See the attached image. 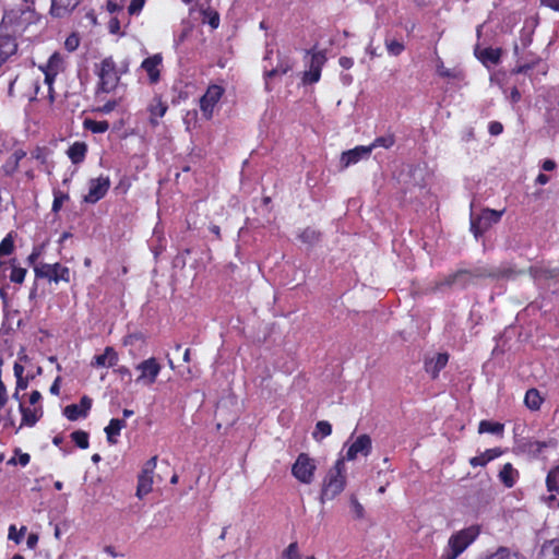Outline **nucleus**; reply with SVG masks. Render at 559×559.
I'll return each instance as SVG.
<instances>
[{"instance_id":"9","label":"nucleus","mask_w":559,"mask_h":559,"mask_svg":"<svg viewBox=\"0 0 559 559\" xmlns=\"http://www.w3.org/2000/svg\"><path fill=\"white\" fill-rule=\"evenodd\" d=\"M34 272L37 277L47 278L50 282H70L69 267L60 263H38L34 266Z\"/></svg>"},{"instance_id":"39","label":"nucleus","mask_w":559,"mask_h":559,"mask_svg":"<svg viewBox=\"0 0 559 559\" xmlns=\"http://www.w3.org/2000/svg\"><path fill=\"white\" fill-rule=\"evenodd\" d=\"M394 142H395L394 136L392 134H388V135L379 136V138L374 139V141L370 145H367V146L370 147V153H371L372 150H374L377 147L390 148L393 146Z\"/></svg>"},{"instance_id":"62","label":"nucleus","mask_w":559,"mask_h":559,"mask_svg":"<svg viewBox=\"0 0 559 559\" xmlns=\"http://www.w3.org/2000/svg\"><path fill=\"white\" fill-rule=\"evenodd\" d=\"M156 467V457H152L143 468V472H148L150 474H153L154 468Z\"/></svg>"},{"instance_id":"6","label":"nucleus","mask_w":559,"mask_h":559,"mask_svg":"<svg viewBox=\"0 0 559 559\" xmlns=\"http://www.w3.org/2000/svg\"><path fill=\"white\" fill-rule=\"evenodd\" d=\"M224 94L225 87L223 85L216 83L209 85L206 92L200 98V110L204 119L210 120L213 118Z\"/></svg>"},{"instance_id":"53","label":"nucleus","mask_w":559,"mask_h":559,"mask_svg":"<svg viewBox=\"0 0 559 559\" xmlns=\"http://www.w3.org/2000/svg\"><path fill=\"white\" fill-rule=\"evenodd\" d=\"M488 131L491 135H499L503 131V126L499 121H491L488 126Z\"/></svg>"},{"instance_id":"44","label":"nucleus","mask_w":559,"mask_h":559,"mask_svg":"<svg viewBox=\"0 0 559 559\" xmlns=\"http://www.w3.org/2000/svg\"><path fill=\"white\" fill-rule=\"evenodd\" d=\"M72 440L75 442L78 447L81 449L88 448V435L85 431L78 430L71 433Z\"/></svg>"},{"instance_id":"17","label":"nucleus","mask_w":559,"mask_h":559,"mask_svg":"<svg viewBox=\"0 0 559 559\" xmlns=\"http://www.w3.org/2000/svg\"><path fill=\"white\" fill-rule=\"evenodd\" d=\"M370 154V147L367 145L356 146L355 148L342 154L341 163L343 167H348L358 163L360 159L368 158Z\"/></svg>"},{"instance_id":"1","label":"nucleus","mask_w":559,"mask_h":559,"mask_svg":"<svg viewBox=\"0 0 559 559\" xmlns=\"http://www.w3.org/2000/svg\"><path fill=\"white\" fill-rule=\"evenodd\" d=\"M128 71V64L118 66L112 57L104 58L95 64V73L98 78L97 93H111L119 85L121 75Z\"/></svg>"},{"instance_id":"7","label":"nucleus","mask_w":559,"mask_h":559,"mask_svg":"<svg viewBox=\"0 0 559 559\" xmlns=\"http://www.w3.org/2000/svg\"><path fill=\"white\" fill-rule=\"evenodd\" d=\"M316 471V461L306 453H300L292 466L293 476L305 485H310L313 481Z\"/></svg>"},{"instance_id":"49","label":"nucleus","mask_w":559,"mask_h":559,"mask_svg":"<svg viewBox=\"0 0 559 559\" xmlns=\"http://www.w3.org/2000/svg\"><path fill=\"white\" fill-rule=\"evenodd\" d=\"M26 531V527L23 526L20 532L16 531L14 525L9 527V539L14 540L16 544L21 543L22 537Z\"/></svg>"},{"instance_id":"60","label":"nucleus","mask_w":559,"mask_h":559,"mask_svg":"<svg viewBox=\"0 0 559 559\" xmlns=\"http://www.w3.org/2000/svg\"><path fill=\"white\" fill-rule=\"evenodd\" d=\"M106 9H107V11H108L109 13H115V12H117V11H120L122 8H121V5H119L118 3H116V2H114V1H111V0H109V1H107V3H106Z\"/></svg>"},{"instance_id":"18","label":"nucleus","mask_w":559,"mask_h":559,"mask_svg":"<svg viewBox=\"0 0 559 559\" xmlns=\"http://www.w3.org/2000/svg\"><path fill=\"white\" fill-rule=\"evenodd\" d=\"M475 55L477 59L486 67L490 68L491 66L498 64L501 59V49L500 48H491L487 47L484 49L476 48Z\"/></svg>"},{"instance_id":"29","label":"nucleus","mask_w":559,"mask_h":559,"mask_svg":"<svg viewBox=\"0 0 559 559\" xmlns=\"http://www.w3.org/2000/svg\"><path fill=\"white\" fill-rule=\"evenodd\" d=\"M153 487V474L143 472L139 476L136 496L143 498L152 491Z\"/></svg>"},{"instance_id":"33","label":"nucleus","mask_w":559,"mask_h":559,"mask_svg":"<svg viewBox=\"0 0 559 559\" xmlns=\"http://www.w3.org/2000/svg\"><path fill=\"white\" fill-rule=\"evenodd\" d=\"M25 152L22 150L15 151L7 163L3 165L2 169L5 175H12L19 167V163L22 158H24Z\"/></svg>"},{"instance_id":"50","label":"nucleus","mask_w":559,"mask_h":559,"mask_svg":"<svg viewBox=\"0 0 559 559\" xmlns=\"http://www.w3.org/2000/svg\"><path fill=\"white\" fill-rule=\"evenodd\" d=\"M145 4V0H131L128 12L131 15L139 14Z\"/></svg>"},{"instance_id":"59","label":"nucleus","mask_w":559,"mask_h":559,"mask_svg":"<svg viewBox=\"0 0 559 559\" xmlns=\"http://www.w3.org/2000/svg\"><path fill=\"white\" fill-rule=\"evenodd\" d=\"M41 255V248H35L33 250V252L28 255V262L31 264H34V266L36 265L35 262L36 260Z\"/></svg>"},{"instance_id":"25","label":"nucleus","mask_w":559,"mask_h":559,"mask_svg":"<svg viewBox=\"0 0 559 559\" xmlns=\"http://www.w3.org/2000/svg\"><path fill=\"white\" fill-rule=\"evenodd\" d=\"M126 427V421L124 419H118V418H112L108 426L105 428V432H106V436H107V441L110 443V444H116L117 443V437L120 435L121 430Z\"/></svg>"},{"instance_id":"57","label":"nucleus","mask_w":559,"mask_h":559,"mask_svg":"<svg viewBox=\"0 0 559 559\" xmlns=\"http://www.w3.org/2000/svg\"><path fill=\"white\" fill-rule=\"evenodd\" d=\"M338 63L344 69H350L354 64V60L349 57H341Z\"/></svg>"},{"instance_id":"26","label":"nucleus","mask_w":559,"mask_h":559,"mask_svg":"<svg viewBox=\"0 0 559 559\" xmlns=\"http://www.w3.org/2000/svg\"><path fill=\"white\" fill-rule=\"evenodd\" d=\"M502 451L499 448L488 449L484 453L474 456L469 460V464L474 467L476 466H484L488 462L495 460L496 457L500 456Z\"/></svg>"},{"instance_id":"27","label":"nucleus","mask_w":559,"mask_h":559,"mask_svg":"<svg viewBox=\"0 0 559 559\" xmlns=\"http://www.w3.org/2000/svg\"><path fill=\"white\" fill-rule=\"evenodd\" d=\"M448 359L447 354H438L435 358L426 362L427 372H429L432 378H437L440 370L445 367Z\"/></svg>"},{"instance_id":"32","label":"nucleus","mask_w":559,"mask_h":559,"mask_svg":"<svg viewBox=\"0 0 559 559\" xmlns=\"http://www.w3.org/2000/svg\"><path fill=\"white\" fill-rule=\"evenodd\" d=\"M480 559H524L518 552L510 550L507 547H499L496 551L487 554Z\"/></svg>"},{"instance_id":"24","label":"nucleus","mask_w":559,"mask_h":559,"mask_svg":"<svg viewBox=\"0 0 559 559\" xmlns=\"http://www.w3.org/2000/svg\"><path fill=\"white\" fill-rule=\"evenodd\" d=\"M118 356L112 347H106L104 353L94 357L93 366L109 368L117 364Z\"/></svg>"},{"instance_id":"41","label":"nucleus","mask_w":559,"mask_h":559,"mask_svg":"<svg viewBox=\"0 0 559 559\" xmlns=\"http://www.w3.org/2000/svg\"><path fill=\"white\" fill-rule=\"evenodd\" d=\"M281 559H302L298 545L296 542L290 543L287 548L283 551ZM306 559H316L313 556L307 557Z\"/></svg>"},{"instance_id":"5","label":"nucleus","mask_w":559,"mask_h":559,"mask_svg":"<svg viewBox=\"0 0 559 559\" xmlns=\"http://www.w3.org/2000/svg\"><path fill=\"white\" fill-rule=\"evenodd\" d=\"M503 214V211H495L485 209L481 210L480 213H474L471 214V230L475 235V237H479L483 235L486 230H488L493 224H497L501 216Z\"/></svg>"},{"instance_id":"37","label":"nucleus","mask_w":559,"mask_h":559,"mask_svg":"<svg viewBox=\"0 0 559 559\" xmlns=\"http://www.w3.org/2000/svg\"><path fill=\"white\" fill-rule=\"evenodd\" d=\"M546 485L549 492L559 495V466L552 468L546 478Z\"/></svg>"},{"instance_id":"46","label":"nucleus","mask_w":559,"mask_h":559,"mask_svg":"<svg viewBox=\"0 0 559 559\" xmlns=\"http://www.w3.org/2000/svg\"><path fill=\"white\" fill-rule=\"evenodd\" d=\"M319 236L317 230L307 228L300 234V239L306 243H313L319 239Z\"/></svg>"},{"instance_id":"19","label":"nucleus","mask_w":559,"mask_h":559,"mask_svg":"<svg viewBox=\"0 0 559 559\" xmlns=\"http://www.w3.org/2000/svg\"><path fill=\"white\" fill-rule=\"evenodd\" d=\"M168 109V105L162 99L160 96H155L147 106L150 114V123L156 127L159 121L158 119L164 117Z\"/></svg>"},{"instance_id":"13","label":"nucleus","mask_w":559,"mask_h":559,"mask_svg":"<svg viewBox=\"0 0 559 559\" xmlns=\"http://www.w3.org/2000/svg\"><path fill=\"white\" fill-rule=\"evenodd\" d=\"M109 187V177L99 176L97 178L91 179L88 182V193L85 195L84 200L87 203H96L105 197Z\"/></svg>"},{"instance_id":"63","label":"nucleus","mask_w":559,"mask_h":559,"mask_svg":"<svg viewBox=\"0 0 559 559\" xmlns=\"http://www.w3.org/2000/svg\"><path fill=\"white\" fill-rule=\"evenodd\" d=\"M38 543V536L36 534H29L26 544L29 548H35Z\"/></svg>"},{"instance_id":"34","label":"nucleus","mask_w":559,"mask_h":559,"mask_svg":"<svg viewBox=\"0 0 559 559\" xmlns=\"http://www.w3.org/2000/svg\"><path fill=\"white\" fill-rule=\"evenodd\" d=\"M524 402L530 409L537 411L543 403V397L536 389H530L525 394Z\"/></svg>"},{"instance_id":"23","label":"nucleus","mask_w":559,"mask_h":559,"mask_svg":"<svg viewBox=\"0 0 559 559\" xmlns=\"http://www.w3.org/2000/svg\"><path fill=\"white\" fill-rule=\"evenodd\" d=\"M17 45L15 39L9 35H0V66L15 53Z\"/></svg>"},{"instance_id":"20","label":"nucleus","mask_w":559,"mask_h":559,"mask_svg":"<svg viewBox=\"0 0 559 559\" xmlns=\"http://www.w3.org/2000/svg\"><path fill=\"white\" fill-rule=\"evenodd\" d=\"M81 0H51L50 13L56 17H63L70 14Z\"/></svg>"},{"instance_id":"52","label":"nucleus","mask_w":559,"mask_h":559,"mask_svg":"<svg viewBox=\"0 0 559 559\" xmlns=\"http://www.w3.org/2000/svg\"><path fill=\"white\" fill-rule=\"evenodd\" d=\"M119 102L120 99L108 100L106 104L98 108V111L103 114H109L119 105Z\"/></svg>"},{"instance_id":"64","label":"nucleus","mask_w":559,"mask_h":559,"mask_svg":"<svg viewBox=\"0 0 559 559\" xmlns=\"http://www.w3.org/2000/svg\"><path fill=\"white\" fill-rule=\"evenodd\" d=\"M28 385V380L24 377L16 378V390H25Z\"/></svg>"},{"instance_id":"30","label":"nucleus","mask_w":559,"mask_h":559,"mask_svg":"<svg viewBox=\"0 0 559 559\" xmlns=\"http://www.w3.org/2000/svg\"><path fill=\"white\" fill-rule=\"evenodd\" d=\"M539 559H559V539L545 543L539 551Z\"/></svg>"},{"instance_id":"58","label":"nucleus","mask_w":559,"mask_h":559,"mask_svg":"<svg viewBox=\"0 0 559 559\" xmlns=\"http://www.w3.org/2000/svg\"><path fill=\"white\" fill-rule=\"evenodd\" d=\"M17 20V11L11 10L10 12H5L3 15V21H8L9 23H14Z\"/></svg>"},{"instance_id":"55","label":"nucleus","mask_w":559,"mask_h":559,"mask_svg":"<svg viewBox=\"0 0 559 559\" xmlns=\"http://www.w3.org/2000/svg\"><path fill=\"white\" fill-rule=\"evenodd\" d=\"M108 27H109L110 33L118 34L119 31H120V22H119V20L117 17L110 19V21L108 23Z\"/></svg>"},{"instance_id":"31","label":"nucleus","mask_w":559,"mask_h":559,"mask_svg":"<svg viewBox=\"0 0 559 559\" xmlns=\"http://www.w3.org/2000/svg\"><path fill=\"white\" fill-rule=\"evenodd\" d=\"M500 480L507 486L512 487L518 478V472L510 463L503 465L499 473Z\"/></svg>"},{"instance_id":"56","label":"nucleus","mask_w":559,"mask_h":559,"mask_svg":"<svg viewBox=\"0 0 559 559\" xmlns=\"http://www.w3.org/2000/svg\"><path fill=\"white\" fill-rule=\"evenodd\" d=\"M41 400V394L38 391H33L29 395V404L31 406L40 405L39 402Z\"/></svg>"},{"instance_id":"2","label":"nucleus","mask_w":559,"mask_h":559,"mask_svg":"<svg viewBox=\"0 0 559 559\" xmlns=\"http://www.w3.org/2000/svg\"><path fill=\"white\" fill-rule=\"evenodd\" d=\"M346 468L344 459H338L331 467L323 480L321 490V501L332 500L338 496L346 485Z\"/></svg>"},{"instance_id":"38","label":"nucleus","mask_w":559,"mask_h":559,"mask_svg":"<svg viewBox=\"0 0 559 559\" xmlns=\"http://www.w3.org/2000/svg\"><path fill=\"white\" fill-rule=\"evenodd\" d=\"M84 127L93 133H104L109 129V123L105 120L96 121L92 119H86L84 121Z\"/></svg>"},{"instance_id":"51","label":"nucleus","mask_w":559,"mask_h":559,"mask_svg":"<svg viewBox=\"0 0 559 559\" xmlns=\"http://www.w3.org/2000/svg\"><path fill=\"white\" fill-rule=\"evenodd\" d=\"M350 508L356 518L360 519L364 516V507L355 497L350 498Z\"/></svg>"},{"instance_id":"21","label":"nucleus","mask_w":559,"mask_h":559,"mask_svg":"<svg viewBox=\"0 0 559 559\" xmlns=\"http://www.w3.org/2000/svg\"><path fill=\"white\" fill-rule=\"evenodd\" d=\"M20 412L22 414L21 424L28 427L34 426L43 416L41 405L26 407L20 403Z\"/></svg>"},{"instance_id":"12","label":"nucleus","mask_w":559,"mask_h":559,"mask_svg":"<svg viewBox=\"0 0 559 559\" xmlns=\"http://www.w3.org/2000/svg\"><path fill=\"white\" fill-rule=\"evenodd\" d=\"M160 369L162 366L155 358L152 357L143 360L136 366V370L140 372L136 378V382L144 385L153 384L156 381Z\"/></svg>"},{"instance_id":"36","label":"nucleus","mask_w":559,"mask_h":559,"mask_svg":"<svg viewBox=\"0 0 559 559\" xmlns=\"http://www.w3.org/2000/svg\"><path fill=\"white\" fill-rule=\"evenodd\" d=\"M503 431V425L500 423H492L488 420H481L479 423L478 432L479 433H493L500 435Z\"/></svg>"},{"instance_id":"11","label":"nucleus","mask_w":559,"mask_h":559,"mask_svg":"<svg viewBox=\"0 0 559 559\" xmlns=\"http://www.w3.org/2000/svg\"><path fill=\"white\" fill-rule=\"evenodd\" d=\"M522 447L524 452L534 457L547 459L551 452L557 451L558 443L555 439L528 440Z\"/></svg>"},{"instance_id":"4","label":"nucleus","mask_w":559,"mask_h":559,"mask_svg":"<svg viewBox=\"0 0 559 559\" xmlns=\"http://www.w3.org/2000/svg\"><path fill=\"white\" fill-rule=\"evenodd\" d=\"M479 535V528L475 525L463 528L453 534L443 550L442 559H456Z\"/></svg>"},{"instance_id":"22","label":"nucleus","mask_w":559,"mask_h":559,"mask_svg":"<svg viewBox=\"0 0 559 559\" xmlns=\"http://www.w3.org/2000/svg\"><path fill=\"white\" fill-rule=\"evenodd\" d=\"M162 63V56L154 55L150 58H146L142 62V69L147 73L151 83H156L159 79V66Z\"/></svg>"},{"instance_id":"47","label":"nucleus","mask_w":559,"mask_h":559,"mask_svg":"<svg viewBox=\"0 0 559 559\" xmlns=\"http://www.w3.org/2000/svg\"><path fill=\"white\" fill-rule=\"evenodd\" d=\"M24 5L22 9L19 10V12H21V15L19 16V19H22L23 21H27L32 13H33V4H34V0H24Z\"/></svg>"},{"instance_id":"35","label":"nucleus","mask_w":559,"mask_h":559,"mask_svg":"<svg viewBox=\"0 0 559 559\" xmlns=\"http://www.w3.org/2000/svg\"><path fill=\"white\" fill-rule=\"evenodd\" d=\"M384 45H385L388 53L393 57L400 56L405 49V46L402 41L397 40L396 38L390 37V36L385 37Z\"/></svg>"},{"instance_id":"48","label":"nucleus","mask_w":559,"mask_h":559,"mask_svg":"<svg viewBox=\"0 0 559 559\" xmlns=\"http://www.w3.org/2000/svg\"><path fill=\"white\" fill-rule=\"evenodd\" d=\"M80 45V38L76 34H71L64 41V47L68 51H74Z\"/></svg>"},{"instance_id":"16","label":"nucleus","mask_w":559,"mask_h":559,"mask_svg":"<svg viewBox=\"0 0 559 559\" xmlns=\"http://www.w3.org/2000/svg\"><path fill=\"white\" fill-rule=\"evenodd\" d=\"M92 406V400L87 396L81 399L80 405L71 404L66 406L63 415L69 420H76L80 417H85Z\"/></svg>"},{"instance_id":"14","label":"nucleus","mask_w":559,"mask_h":559,"mask_svg":"<svg viewBox=\"0 0 559 559\" xmlns=\"http://www.w3.org/2000/svg\"><path fill=\"white\" fill-rule=\"evenodd\" d=\"M64 68V60L59 52H55L50 56L47 64L41 68L45 73V83L49 87V92L52 90V83L56 75Z\"/></svg>"},{"instance_id":"10","label":"nucleus","mask_w":559,"mask_h":559,"mask_svg":"<svg viewBox=\"0 0 559 559\" xmlns=\"http://www.w3.org/2000/svg\"><path fill=\"white\" fill-rule=\"evenodd\" d=\"M347 448L346 453L341 457L345 461H354L358 455L368 456L371 452V438L368 435H360L350 444L346 442L344 449Z\"/></svg>"},{"instance_id":"45","label":"nucleus","mask_w":559,"mask_h":559,"mask_svg":"<svg viewBox=\"0 0 559 559\" xmlns=\"http://www.w3.org/2000/svg\"><path fill=\"white\" fill-rule=\"evenodd\" d=\"M69 199V195L67 193H63L59 190L53 191V202H52V211L58 212L60 211L62 204L64 201Z\"/></svg>"},{"instance_id":"15","label":"nucleus","mask_w":559,"mask_h":559,"mask_svg":"<svg viewBox=\"0 0 559 559\" xmlns=\"http://www.w3.org/2000/svg\"><path fill=\"white\" fill-rule=\"evenodd\" d=\"M325 61L326 57L324 52L319 51L313 53L311 57L309 70L304 74V82L310 84L318 82L320 80L321 70Z\"/></svg>"},{"instance_id":"3","label":"nucleus","mask_w":559,"mask_h":559,"mask_svg":"<svg viewBox=\"0 0 559 559\" xmlns=\"http://www.w3.org/2000/svg\"><path fill=\"white\" fill-rule=\"evenodd\" d=\"M292 67L293 63L288 57L283 56L280 51L274 52L273 49H267L263 66L266 90H271L272 81L287 73Z\"/></svg>"},{"instance_id":"40","label":"nucleus","mask_w":559,"mask_h":559,"mask_svg":"<svg viewBox=\"0 0 559 559\" xmlns=\"http://www.w3.org/2000/svg\"><path fill=\"white\" fill-rule=\"evenodd\" d=\"M469 277L468 273L465 271L457 272L455 274L449 275L444 280V284L448 286L459 285L464 286L466 283V280Z\"/></svg>"},{"instance_id":"61","label":"nucleus","mask_w":559,"mask_h":559,"mask_svg":"<svg viewBox=\"0 0 559 559\" xmlns=\"http://www.w3.org/2000/svg\"><path fill=\"white\" fill-rule=\"evenodd\" d=\"M542 4L549 7L555 11H559V0H540Z\"/></svg>"},{"instance_id":"28","label":"nucleus","mask_w":559,"mask_h":559,"mask_svg":"<svg viewBox=\"0 0 559 559\" xmlns=\"http://www.w3.org/2000/svg\"><path fill=\"white\" fill-rule=\"evenodd\" d=\"M87 152V145L84 142L73 143L67 154L73 164H80L84 160Z\"/></svg>"},{"instance_id":"8","label":"nucleus","mask_w":559,"mask_h":559,"mask_svg":"<svg viewBox=\"0 0 559 559\" xmlns=\"http://www.w3.org/2000/svg\"><path fill=\"white\" fill-rule=\"evenodd\" d=\"M27 270L17 265L16 260H0V293L3 296L5 282L9 278L12 283L22 284Z\"/></svg>"},{"instance_id":"42","label":"nucleus","mask_w":559,"mask_h":559,"mask_svg":"<svg viewBox=\"0 0 559 559\" xmlns=\"http://www.w3.org/2000/svg\"><path fill=\"white\" fill-rule=\"evenodd\" d=\"M332 432V426L329 421H325V420H321V421H318L317 425H316V430L313 432V438L314 439H322V438H325L328 436H330Z\"/></svg>"},{"instance_id":"54","label":"nucleus","mask_w":559,"mask_h":559,"mask_svg":"<svg viewBox=\"0 0 559 559\" xmlns=\"http://www.w3.org/2000/svg\"><path fill=\"white\" fill-rule=\"evenodd\" d=\"M532 68L533 63L518 64L512 72L515 74L527 73Z\"/></svg>"},{"instance_id":"43","label":"nucleus","mask_w":559,"mask_h":559,"mask_svg":"<svg viewBox=\"0 0 559 559\" xmlns=\"http://www.w3.org/2000/svg\"><path fill=\"white\" fill-rule=\"evenodd\" d=\"M14 250V238L12 233H9L0 242V259L4 255H9Z\"/></svg>"}]
</instances>
